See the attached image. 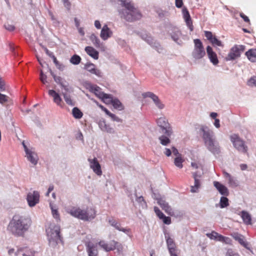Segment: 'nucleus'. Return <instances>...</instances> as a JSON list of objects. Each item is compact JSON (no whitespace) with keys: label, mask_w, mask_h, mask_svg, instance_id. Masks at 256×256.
Masks as SVG:
<instances>
[{"label":"nucleus","mask_w":256,"mask_h":256,"mask_svg":"<svg viewBox=\"0 0 256 256\" xmlns=\"http://www.w3.org/2000/svg\"><path fill=\"white\" fill-rule=\"evenodd\" d=\"M30 220L19 215L14 216L9 224L10 230L16 236H22L30 225Z\"/></svg>","instance_id":"obj_1"},{"label":"nucleus","mask_w":256,"mask_h":256,"mask_svg":"<svg viewBox=\"0 0 256 256\" xmlns=\"http://www.w3.org/2000/svg\"><path fill=\"white\" fill-rule=\"evenodd\" d=\"M120 0L122 2V6L125 8V9L120 12L122 18H123L128 22H132L140 20L142 18L141 13L134 6L132 3L128 2V0Z\"/></svg>","instance_id":"obj_2"},{"label":"nucleus","mask_w":256,"mask_h":256,"mask_svg":"<svg viewBox=\"0 0 256 256\" xmlns=\"http://www.w3.org/2000/svg\"><path fill=\"white\" fill-rule=\"evenodd\" d=\"M68 212L75 218L86 221L94 219L96 215L95 210L92 208H87L84 210L80 208L72 207L68 210Z\"/></svg>","instance_id":"obj_3"},{"label":"nucleus","mask_w":256,"mask_h":256,"mask_svg":"<svg viewBox=\"0 0 256 256\" xmlns=\"http://www.w3.org/2000/svg\"><path fill=\"white\" fill-rule=\"evenodd\" d=\"M46 232L50 244L54 246L59 242H62L60 235V226L54 224H50L46 228Z\"/></svg>","instance_id":"obj_4"},{"label":"nucleus","mask_w":256,"mask_h":256,"mask_svg":"<svg viewBox=\"0 0 256 256\" xmlns=\"http://www.w3.org/2000/svg\"><path fill=\"white\" fill-rule=\"evenodd\" d=\"M203 138L208 149L213 154H218L220 148L218 143L214 138V132L211 130H203Z\"/></svg>","instance_id":"obj_5"},{"label":"nucleus","mask_w":256,"mask_h":256,"mask_svg":"<svg viewBox=\"0 0 256 256\" xmlns=\"http://www.w3.org/2000/svg\"><path fill=\"white\" fill-rule=\"evenodd\" d=\"M194 49L192 52V56L196 60H200L206 55V52L203 44L200 39H194Z\"/></svg>","instance_id":"obj_6"},{"label":"nucleus","mask_w":256,"mask_h":256,"mask_svg":"<svg viewBox=\"0 0 256 256\" xmlns=\"http://www.w3.org/2000/svg\"><path fill=\"white\" fill-rule=\"evenodd\" d=\"M98 245L106 252H110L116 249L120 252L123 250L122 244L115 240H112L109 244H106L104 241L101 240L98 242Z\"/></svg>","instance_id":"obj_7"},{"label":"nucleus","mask_w":256,"mask_h":256,"mask_svg":"<svg viewBox=\"0 0 256 256\" xmlns=\"http://www.w3.org/2000/svg\"><path fill=\"white\" fill-rule=\"evenodd\" d=\"M230 140L234 148L238 151L244 153L247 152V146H246L244 142L240 138L238 134H234L230 136Z\"/></svg>","instance_id":"obj_8"},{"label":"nucleus","mask_w":256,"mask_h":256,"mask_svg":"<svg viewBox=\"0 0 256 256\" xmlns=\"http://www.w3.org/2000/svg\"><path fill=\"white\" fill-rule=\"evenodd\" d=\"M245 50L244 45L236 44L232 47L228 53L226 59L228 60H234L240 56L242 52Z\"/></svg>","instance_id":"obj_9"},{"label":"nucleus","mask_w":256,"mask_h":256,"mask_svg":"<svg viewBox=\"0 0 256 256\" xmlns=\"http://www.w3.org/2000/svg\"><path fill=\"white\" fill-rule=\"evenodd\" d=\"M89 90L93 92L98 98H100L104 102H108L110 100V94H106L101 91L100 88L94 85H90Z\"/></svg>","instance_id":"obj_10"},{"label":"nucleus","mask_w":256,"mask_h":256,"mask_svg":"<svg viewBox=\"0 0 256 256\" xmlns=\"http://www.w3.org/2000/svg\"><path fill=\"white\" fill-rule=\"evenodd\" d=\"M158 125L164 130V133L168 136L172 134V130L170 126L168 120L165 118H160L157 120Z\"/></svg>","instance_id":"obj_11"},{"label":"nucleus","mask_w":256,"mask_h":256,"mask_svg":"<svg viewBox=\"0 0 256 256\" xmlns=\"http://www.w3.org/2000/svg\"><path fill=\"white\" fill-rule=\"evenodd\" d=\"M26 200L30 206H35L40 201V194L38 191L29 192L27 195Z\"/></svg>","instance_id":"obj_12"},{"label":"nucleus","mask_w":256,"mask_h":256,"mask_svg":"<svg viewBox=\"0 0 256 256\" xmlns=\"http://www.w3.org/2000/svg\"><path fill=\"white\" fill-rule=\"evenodd\" d=\"M22 145L24 148V151L26 154V156L28 160L33 164L36 165L38 160V157L37 154L32 151L30 150H29L24 142H22Z\"/></svg>","instance_id":"obj_13"},{"label":"nucleus","mask_w":256,"mask_h":256,"mask_svg":"<svg viewBox=\"0 0 256 256\" xmlns=\"http://www.w3.org/2000/svg\"><path fill=\"white\" fill-rule=\"evenodd\" d=\"M204 33V36L213 46H224V44H222V42L218 40L211 32L205 30Z\"/></svg>","instance_id":"obj_14"},{"label":"nucleus","mask_w":256,"mask_h":256,"mask_svg":"<svg viewBox=\"0 0 256 256\" xmlns=\"http://www.w3.org/2000/svg\"><path fill=\"white\" fill-rule=\"evenodd\" d=\"M88 161L90 162V168L93 170L94 172L98 176H100L102 174V170L97 158H96L93 159L88 158Z\"/></svg>","instance_id":"obj_15"},{"label":"nucleus","mask_w":256,"mask_h":256,"mask_svg":"<svg viewBox=\"0 0 256 256\" xmlns=\"http://www.w3.org/2000/svg\"><path fill=\"white\" fill-rule=\"evenodd\" d=\"M142 96L144 98L148 97L152 98L156 106L159 109H162L164 108V104L161 102L158 96L154 93L152 92H146L142 94Z\"/></svg>","instance_id":"obj_16"},{"label":"nucleus","mask_w":256,"mask_h":256,"mask_svg":"<svg viewBox=\"0 0 256 256\" xmlns=\"http://www.w3.org/2000/svg\"><path fill=\"white\" fill-rule=\"evenodd\" d=\"M206 50L210 62L214 66L217 65L219 62V60L216 53L213 51L212 48L210 46L206 47Z\"/></svg>","instance_id":"obj_17"},{"label":"nucleus","mask_w":256,"mask_h":256,"mask_svg":"<svg viewBox=\"0 0 256 256\" xmlns=\"http://www.w3.org/2000/svg\"><path fill=\"white\" fill-rule=\"evenodd\" d=\"M182 12L186 26L191 32L193 31L194 26L188 10L186 8H184L182 10Z\"/></svg>","instance_id":"obj_18"},{"label":"nucleus","mask_w":256,"mask_h":256,"mask_svg":"<svg viewBox=\"0 0 256 256\" xmlns=\"http://www.w3.org/2000/svg\"><path fill=\"white\" fill-rule=\"evenodd\" d=\"M192 176L194 180V184L191 186L190 191L192 192H198L200 186L202 176L198 174L197 172H195L192 174Z\"/></svg>","instance_id":"obj_19"},{"label":"nucleus","mask_w":256,"mask_h":256,"mask_svg":"<svg viewBox=\"0 0 256 256\" xmlns=\"http://www.w3.org/2000/svg\"><path fill=\"white\" fill-rule=\"evenodd\" d=\"M223 174L224 178L228 180L230 186L236 188L238 186V182L235 178L225 171L223 172Z\"/></svg>","instance_id":"obj_20"},{"label":"nucleus","mask_w":256,"mask_h":256,"mask_svg":"<svg viewBox=\"0 0 256 256\" xmlns=\"http://www.w3.org/2000/svg\"><path fill=\"white\" fill-rule=\"evenodd\" d=\"M88 256H98V251L96 245L89 242L86 244Z\"/></svg>","instance_id":"obj_21"},{"label":"nucleus","mask_w":256,"mask_h":256,"mask_svg":"<svg viewBox=\"0 0 256 256\" xmlns=\"http://www.w3.org/2000/svg\"><path fill=\"white\" fill-rule=\"evenodd\" d=\"M112 32L108 28L106 24L103 26L102 28L100 36L104 40H108L109 38L112 36Z\"/></svg>","instance_id":"obj_22"},{"label":"nucleus","mask_w":256,"mask_h":256,"mask_svg":"<svg viewBox=\"0 0 256 256\" xmlns=\"http://www.w3.org/2000/svg\"><path fill=\"white\" fill-rule=\"evenodd\" d=\"M214 185L221 194L225 196L228 195V190L225 186L216 181L214 182Z\"/></svg>","instance_id":"obj_23"},{"label":"nucleus","mask_w":256,"mask_h":256,"mask_svg":"<svg viewBox=\"0 0 256 256\" xmlns=\"http://www.w3.org/2000/svg\"><path fill=\"white\" fill-rule=\"evenodd\" d=\"M85 68L92 74H94L100 77L102 74L100 71L96 68V66L92 63H88L85 64Z\"/></svg>","instance_id":"obj_24"},{"label":"nucleus","mask_w":256,"mask_h":256,"mask_svg":"<svg viewBox=\"0 0 256 256\" xmlns=\"http://www.w3.org/2000/svg\"><path fill=\"white\" fill-rule=\"evenodd\" d=\"M108 222L112 226L114 227L116 230H118L119 231H122L126 234L130 232V228H121L120 224L114 218L110 219L108 220Z\"/></svg>","instance_id":"obj_25"},{"label":"nucleus","mask_w":256,"mask_h":256,"mask_svg":"<svg viewBox=\"0 0 256 256\" xmlns=\"http://www.w3.org/2000/svg\"><path fill=\"white\" fill-rule=\"evenodd\" d=\"M231 236L236 240L238 241L240 244L244 248H247L248 244L244 240V238L243 236L238 232H234L231 234Z\"/></svg>","instance_id":"obj_26"},{"label":"nucleus","mask_w":256,"mask_h":256,"mask_svg":"<svg viewBox=\"0 0 256 256\" xmlns=\"http://www.w3.org/2000/svg\"><path fill=\"white\" fill-rule=\"evenodd\" d=\"M157 200L158 204L160 206L162 210H164L168 214H171L172 210L164 200L160 198H158Z\"/></svg>","instance_id":"obj_27"},{"label":"nucleus","mask_w":256,"mask_h":256,"mask_svg":"<svg viewBox=\"0 0 256 256\" xmlns=\"http://www.w3.org/2000/svg\"><path fill=\"white\" fill-rule=\"evenodd\" d=\"M110 100L108 102H104L106 104H112L113 106L118 110H122L124 108L121 102L118 99H113L112 96L110 94Z\"/></svg>","instance_id":"obj_28"},{"label":"nucleus","mask_w":256,"mask_h":256,"mask_svg":"<svg viewBox=\"0 0 256 256\" xmlns=\"http://www.w3.org/2000/svg\"><path fill=\"white\" fill-rule=\"evenodd\" d=\"M86 54L95 60L98 58V52L93 47L88 46L84 49Z\"/></svg>","instance_id":"obj_29"},{"label":"nucleus","mask_w":256,"mask_h":256,"mask_svg":"<svg viewBox=\"0 0 256 256\" xmlns=\"http://www.w3.org/2000/svg\"><path fill=\"white\" fill-rule=\"evenodd\" d=\"M49 96L52 97L54 102L58 105L60 106L62 102V98L58 93L53 90H50L48 92Z\"/></svg>","instance_id":"obj_30"},{"label":"nucleus","mask_w":256,"mask_h":256,"mask_svg":"<svg viewBox=\"0 0 256 256\" xmlns=\"http://www.w3.org/2000/svg\"><path fill=\"white\" fill-rule=\"evenodd\" d=\"M166 238L168 252L178 249L173 238L170 236H166Z\"/></svg>","instance_id":"obj_31"},{"label":"nucleus","mask_w":256,"mask_h":256,"mask_svg":"<svg viewBox=\"0 0 256 256\" xmlns=\"http://www.w3.org/2000/svg\"><path fill=\"white\" fill-rule=\"evenodd\" d=\"M245 54L250 62H256V49H250L246 52Z\"/></svg>","instance_id":"obj_32"},{"label":"nucleus","mask_w":256,"mask_h":256,"mask_svg":"<svg viewBox=\"0 0 256 256\" xmlns=\"http://www.w3.org/2000/svg\"><path fill=\"white\" fill-rule=\"evenodd\" d=\"M48 70L51 75L52 76L54 81L56 83L60 84L62 87H63L64 88V90H68L67 86L64 85V84L63 83L62 79V78H60V76H56L50 68H48Z\"/></svg>","instance_id":"obj_33"},{"label":"nucleus","mask_w":256,"mask_h":256,"mask_svg":"<svg viewBox=\"0 0 256 256\" xmlns=\"http://www.w3.org/2000/svg\"><path fill=\"white\" fill-rule=\"evenodd\" d=\"M101 130L104 132H106L108 133H114V128H111L109 125L106 124L104 122H100L99 124Z\"/></svg>","instance_id":"obj_34"},{"label":"nucleus","mask_w":256,"mask_h":256,"mask_svg":"<svg viewBox=\"0 0 256 256\" xmlns=\"http://www.w3.org/2000/svg\"><path fill=\"white\" fill-rule=\"evenodd\" d=\"M90 40H91L93 44L97 48H99L101 44L100 39L98 37L94 34H92L90 37Z\"/></svg>","instance_id":"obj_35"},{"label":"nucleus","mask_w":256,"mask_h":256,"mask_svg":"<svg viewBox=\"0 0 256 256\" xmlns=\"http://www.w3.org/2000/svg\"><path fill=\"white\" fill-rule=\"evenodd\" d=\"M241 216L246 224H251V217L248 212L242 211Z\"/></svg>","instance_id":"obj_36"},{"label":"nucleus","mask_w":256,"mask_h":256,"mask_svg":"<svg viewBox=\"0 0 256 256\" xmlns=\"http://www.w3.org/2000/svg\"><path fill=\"white\" fill-rule=\"evenodd\" d=\"M184 162V160L182 158V156H176L174 160V165L180 168H182L183 167L182 163Z\"/></svg>","instance_id":"obj_37"},{"label":"nucleus","mask_w":256,"mask_h":256,"mask_svg":"<svg viewBox=\"0 0 256 256\" xmlns=\"http://www.w3.org/2000/svg\"><path fill=\"white\" fill-rule=\"evenodd\" d=\"M72 115L76 118H80L82 116V112L76 107L72 109Z\"/></svg>","instance_id":"obj_38"},{"label":"nucleus","mask_w":256,"mask_h":256,"mask_svg":"<svg viewBox=\"0 0 256 256\" xmlns=\"http://www.w3.org/2000/svg\"><path fill=\"white\" fill-rule=\"evenodd\" d=\"M82 58L79 56L74 54L70 58V62L74 64L77 65L80 62Z\"/></svg>","instance_id":"obj_39"},{"label":"nucleus","mask_w":256,"mask_h":256,"mask_svg":"<svg viewBox=\"0 0 256 256\" xmlns=\"http://www.w3.org/2000/svg\"><path fill=\"white\" fill-rule=\"evenodd\" d=\"M159 140L160 142V144L164 146H166L170 143V141L168 136H162L159 137Z\"/></svg>","instance_id":"obj_40"},{"label":"nucleus","mask_w":256,"mask_h":256,"mask_svg":"<svg viewBox=\"0 0 256 256\" xmlns=\"http://www.w3.org/2000/svg\"><path fill=\"white\" fill-rule=\"evenodd\" d=\"M229 205L228 200L225 196H222L220 200V206L222 208H224Z\"/></svg>","instance_id":"obj_41"},{"label":"nucleus","mask_w":256,"mask_h":256,"mask_svg":"<svg viewBox=\"0 0 256 256\" xmlns=\"http://www.w3.org/2000/svg\"><path fill=\"white\" fill-rule=\"evenodd\" d=\"M10 100L9 96L0 93V104H4L6 102H9Z\"/></svg>","instance_id":"obj_42"},{"label":"nucleus","mask_w":256,"mask_h":256,"mask_svg":"<svg viewBox=\"0 0 256 256\" xmlns=\"http://www.w3.org/2000/svg\"><path fill=\"white\" fill-rule=\"evenodd\" d=\"M62 95L64 96V100L66 101V103L70 106H73L74 104L72 102V100L71 99V98L70 95L67 94H66L63 93Z\"/></svg>","instance_id":"obj_43"},{"label":"nucleus","mask_w":256,"mask_h":256,"mask_svg":"<svg viewBox=\"0 0 256 256\" xmlns=\"http://www.w3.org/2000/svg\"><path fill=\"white\" fill-rule=\"evenodd\" d=\"M4 28L10 32H12L15 30V26L12 23L6 22L4 24Z\"/></svg>","instance_id":"obj_44"},{"label":"nucleus","mask_w":256,"mask_h":256,"mask_svg":"<svg viewBox=\"0 0 256 256\" xmlns=\"http://www.w3.org/2000/svg\"><path fill=\"white\" fill-rule=\"evenodd\" d=\"M40 81L44 84H46V83H48V82L47 81V76L44 74L42 72V70H40Z\"/></svg>","instance_id":"obj_45"},{"label":"nucleus","mask_w":256,"mask_h":256,"mask_svg":"<svg viewBox=\"0 0 256 256\" xmlns=\"http://www.w3.org/2000/svg\"><path fill=\"white\" fill-rule=\"evenodd\" d=\"M154 211L156 216L161 219L164 216V214L160 210L157 206L154 207Z\"/></svg>","instance_id":"obj_46"},{"label":"nucleus","mask_w":256,"mask_h":256,"mask_svg":"<svg viewBox=\"0 0 256 256\" xmlns=\"http://www.w3.org/2000/svg\"><path fill=\"white\" fill-rule=\"evenodd\" d=\"M51 209L53 217L58 220H60V218L58 211L56 210H54L52 207H51Z\"/></svg>","instance_id":"obj_47"},{"label":"nucleus","mask_w":256,"mask_h":256,"mask_svg":"<svg viewBox=\"0 0 256 256\" xmlns=\"http://www.w3.org/2000/svg\"><path fill=\"white\" fill-rule=\"evenodd\" d=\"M108 116L110 117L114 121H116L118 122H122V120L120 118H119L116 116L115 114H112L110 112L108 114Z\"/></svg>","instance_id":"obj_48"},{"label":"nucleus","mask_w":256,"mask_h":256,"mask_svg":"<svg viewBox=\"0 0 256 256\" xmlns=\"http://www.w3.org/2000/svg\"><path fill=\"white\" fill-rule=\"evenodd\" d=\"M35 252L32 250H26L22 254L23 256H34Z\"/></svg>","instance_id":"obj_49"},{"label":"nucleus","mask_w":256,"mask_h":256,"mask_svg":"<svg viewBox=\"0 0 256 256\" xmlns=\"http://www.w3.org/2000/svg\"><path fill=\"white\" fill-rule=\"evenodd\" d=\"M218 232L215 231H212L211 233L207 234L206 236L210 239L216 240V238Z\"/></svg>","instance_id":"obj_50"},{"label":"nucleus","mask_w":256,"mask_h":256,"mask_svg":"<svg viewBox=\"0 0 256 256\" xmlns=\"http://www.w3.org/2000/svg\"><path fill=\"white\" fill-rule=\"evenodd\" d=\"M248 84L250 86H256V78H250L248 82Z\"/></svg>","instance_id":"obj_51"},{"label":"nucleus","mask_w":256,"mask_h":256,"mask_svg":"<svg viewBox=\"0 0 256 256\" xmlns=\"http://www.w3.org/2000/svg\"><path fill=\"white\" fill-rule=\"evenodd\" d=\"M161 220H162L164 223L166 224H170L171 223V218L170 217L164 216Z\"/></svg>","instance_id":"obj_52"},{"label":"nucleus","mask_w":256,"mask_h":256,"mask_svg":"<svg viewBox=\"0 0 256 256\" xmlns=\"http://www.w3.org/2000/svg\"><path fill=\"white\" fill-rule=\"evenodd\" d=\"M240 16L244 20L245 22L248 23V24H250V19L244 13H242V12L240 13Z\"/></svg>","instance_id":"obj_53"},{"label":"nucleus","mask_w":256,"mask_h":256,"mask_svg":"<svg viewBox=\"0 0 256 256\" xmlns=\"http://www.w3.org/2000/svg\"><path fill=\"white\" fill-rule=\"evenodd\" d=\"M169 253L170 256H178L180 250L178 249L174 250L169 251Z\"/></svg>","instance_id":"obj_54"},{"label":"nucleus","mask_w":256,"mask_h":256,"mask_svg":"<svg viewBox=\"0 0 256 256\" xmlns=\"http://www.w3.org/2000/svg\"><path fill=\"white\" fill-rule=\"evenodd\" d=\"M222 242L228 244H231L232 240L228 237L224 236Z\"/></svg>","instance_id":"obj_55"},{"label":"nucleus","mask_w":256,"mask_h":256,"mask_svg":"<svg viewBox=\"0 0 256 256\" xmlns=\"http://www.w3.org/2000/svg\"><path fill=\"white\" fill-rule=\"evenodd\" d=\"M96 102V103L97 105L98 106L101 108V110H103L104 112H105V113L108 115V114L110 112V111L107 109L106 108H104L103 106H102V104H99L98 102Z\"/></svg>","instance_id":"obj_56"},{"label":"nucleus","mask_w":256,"mask_h":256,"mask_svg":"<svg viewBox=\"0 0 256 256\" xmlns=\"http://www.w3.org/2000/svg\"><path fill=\"white\" fill-rule=\"evenodd\" d=\"M96 102V103L97 105L98 106L101 108V110H103L104 112H105V113L108 115V114L110 112V111L107 109L106 108H104L103 106H102V104H99L98 102Z\"/></svg>","instance_id":"obj_57"},{"label":"nucleus","mask_w":256,"mask_h":256,"mask_svg":"<svg viewBox=\"0 0 256 256\" xmlns=\"http://www.w3.org/2000/svg\"><path fill=\"white\" fill-rule=\"evenodd\" d=\"M172 152L173 154L176 156H182V154L178 152V150L174 147H172Z\"/></svg>","instance_id":"obj_58"},{"label":"nucleus","mask_w":256,"mask_h":256,"mask_svg":"<svg viewBox=\"0 0 256 256\" xmlns=\"http://www.w3.org/2000/svg\"><path fill=\"white\" fill-rule=\"evenodd\" d=\"M6 90L5 82L2 79L0 80V90L4 91Z\"/></svg>","instance_id":"obj_59"},{"label":"nucleus","mask_w":256,"mask_h":256,"mask_svg":"<svg viewBox=\"0 0 256 256\" xmlns=\"http://www.w3.org/2000/svg\"><path fill=\"white\" fill-rule=\"evenodd\" d=\"M176 6L178 8H180L183 5L182 0H175Z\"/></svg>","instance_id":"obj_60"},{"label":"nucleus","mask_w":256,"mask_h":256,"mask_svg":"<svg viewBox=\"0 0 256 256\" xmlns=\"http://www.w3.org/2000/svg\"><path fill=\"white\" fill-rule=\"evenodd\" d=\"M227 256H240L238 254L234 252L232 250H228L226 254Z\"/></svg>","instance_id":"obj_61"},{"label":"nucleus","mask_w":256,"mask_h":256,"mask_svg":"<svg viewBox=\"0 0 256 256\" xmlns=\"http://www.w3.org/2000/svg\"><path fill=\"white\" fill-rule=\"evenodd\" d=\"M62 2H64V4L65 7L67 8L68 10L70 8V2H69L68 0H62Z\"/></svg>","instance_id":"obj_62"},{"label":"nucleus","mask_w":256,"mask_h":256,"mask_svg":"<svg viewBox=\"0 0 256 256\" xmlns=\"http://www.w3.org/2000/svg\"><path fill=\"white\" fill-rule=\"evenodd\" d=\"M136 201L138 202V203L142 204V202H144V204L146 205V202L144 201V198L142 196L138 197L136 199Z\"/></svg>","instance_id":"obj_63"},{"label":"nucleus","mask_w":256,"mask_h":256,"mask_svg":"<svg viewBox=\"0 0 256 256\" xmlns=\"http://www.w3.org/2000/svg\"><path fill=\"white\" fill-rule=\"evenodd\" d=\"M224 238V236H223L219 234L218 233L217 236H216V240L222 242V240H223Z\"/></svg>","instance_id":"obj_64"}]
</instances>
